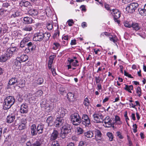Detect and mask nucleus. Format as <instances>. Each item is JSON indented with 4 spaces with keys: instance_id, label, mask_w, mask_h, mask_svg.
I'll use <instances>...</instances> for the list:
<instances>
[{
    "instance_id": "nucleus-1",
    "label": "nucleus",
    "mask_w": 146,
    "mask_h": 146,
    "mask_svg": "<svg viewBox=\"0 0 146 146\" xmlns=\"http://www.w3.org/2000/svg\"><path fill=\"white\" fill-rule=\"evenodd\" d=\"M30 40V38L29 36L24 37L20 42V47L23 48L27 46L29 47H31V51H33L34 49V43L29 42Z\"/></svg>"
},
{
    "instance_id": "nucleus-2",
    "label": "nucleus",
    "mask_w": 146,
    "mask_h": 146,
    "mask_svg": "<svg viewBox=\"0 0 146 146\" xmlns=\"http://www.w3.org/2000/svg\"><path fill=\"white\" fill-rule=\"evenodd\" d=\"M70 132L71 128L70 125L68 123H65L62 127L60 136L62 138L64 139L66 137L67 134Z\"/></svg>"
},
{
    "instance_id": "nucleus-3",
    "label": "nucleus",
    "mask_w": 146,
    "mask_h": 146,
    "mask_svg": "<svg viewBox=\"0 0 146 146\" xmlns=\"http://www.w3.org/2000/svg\"><path fill=\"white\" fill-rule=\"evenodd\" d=\"M71 121L73 125H79L81 122V119L79 115L77 113H75L72 115Z\"/></svg>"
},
{
    "instance_id": "nucleus-4",
    "label": "nucleus",
    "mask_w": 146,
    "mask_h": 146,
    "mask_svg": "<svg viewBox=\"0 0 146 146\" xmlns=\"http://www.w3.org/2000/svg\"><path fill=\"white\" fill-rule=\"evenodd\" d=\"M139 5L136 3H132L127 5L126 8V11L128 13H134L135 9L138 7Z\"/></svg>"
},
{
    "instance_id": "nucleus-5",
    "label": "nucleus",
    "mask_w": 146,
    "mask_h": 146,
    "mask_svg": "<svg viewBox=\"0 0 146 146\" xmlns=\"http://www.w3.org/2000/svg\"><path fill=\"white\" fill-rule=\"evenodd\" d=\"M110 13L112 15L115 21L119 24V21L118 20L121 16V13L118 9H113L111 10Z\"/></svg>"
},
{
    "instance_id": "nucleus-6",
    "label": "nucleus",
    "mask_w": 146,
    "mask_h": 146,
    "mask_svg": "<svg viewBox=\"0 0 146 146\" xmlns=\"http://www.w3.org/2000/svg\"><path fill=\"white\" fill-rule=\"evenodd\" d=\"M103 122L104 123V125L106 127L109 128L112 127H114L115 123L112 122V119L110 118L108 116L106 117L103 120Z\"/></svg>"
},
{
    "instance_id": "nucleus-7",
    "label": "nucleus",
    "mask_w": 146,
    "mask_h": 146,
    "mask_svg": "<svg viewBox=\"0 0 146 146\" xmlns=\"http://www.w3.org/2000/svg\"><path fill=\"white\" fill-rule=\"evenodd\" d=\"M44 36V34L42 31H40L35 34L33 40L35 41H40L43 40Z\"/></svg>"
},
{
    "instance_id": "nucleus-8",
    "label": "nucleus",
    "mask_w": 146,
    "mask_h": 146,
    "mask_svg": "<svg viewBox=\"0 0 146 146\" xmlns=\"http://www.w3.org/2000/svg\"><path fill=\"white\" fill-rule=\"evenodd\" d=\"M65 123V120L62 117H57L54 122V125L56 127H59L64 125Z\"/></svg>"
},
{
    "instance_id": "nucleus-9",
    "label": "nucleus",
    "mask_w": 146,
    "mask_h": 146,
    "mask_svg": "<svg viewBox=\"0 0 146 146\" xmlns=\"http://www.w3.org/2000/svg\"><path fill=\"white\" fill-rule=\"evenodd\" d=\"M82 123L85 127L89 126L90 124V120L86 114H83L82 117Z\"/></svg>"
},
{
    "instance_id": "nucleus-10",
    "label": "nucleus",
    "mask_w": 146,
    "mask_h": 146,
    "mask_svg": "<svg viewBox=\"0 0 146 146\" xmlns=\"http://www.w3.org/2000/svg\"><path fill=\"white\" fill-rule=\"evenodd\" d=\"M17 50L18 49L16 47H11L7 49L6 52L8 56L11 57L17 52Z\"/></svg>"
},
{
    "instance_id": "nucleus-11",
    "label": "nucleus",
    "mask_w": 146,
    "mask_h": 146,
    "mask_svg": "<svg viewBox=\"0 0 146 146\" xmlns=\"http://www.w3.org/2000/svg\"><path fill=\"white\" fill-rule=\"evenodd\" d=\"M94 120L96 123L103 122V117L102 114L100 113H94L93 115Z\"/></svg>"
},
{
    "instance_id": "nucleus-12",
    "label": "nucleus",
    "mask_w": 146,
    "mask_h": 146,
    "mask_svg": "<svg viewBox=\"0 0 146 146\" xmlns=\"http://www.w3.org/2000/svg\"><path fill=\"white\" fill-rule=\"evenodd\" d=\"M67 113V111L66 109L61 108L59 109L58 110L56 113V114L58 115V117L62 118Z\"/></svg>"
},
{
    "instance_id": "nucleus-13",
    "label": "nucleus",
    "mask_w": 146,
    "mask_h": 146,
    "mask_svg": "<svg viewBox=\"0 0 146 146\" xmlns=\"http://www.w3.org/2000/svg\"><path fill=\"white\" fill-rule=\"evenodd\" d=\"M26 120L25 119H22L19 124L18 128L20 130H22L26 128Z\"/></svg>"
},
{
    "instance_id": "nucleus-14",
    "label": "nucleus",
    "mask_w": 146,
    "mask_h": 146,
    "mask_svg": "<svg viewBox=\"0 0 146 146\" xmlns=\"http://www.w3.org/2000/svg\"><path fill=\"white\" fill-rule=\"evenodd\" d=\"M58 134V131L56 130H54L50 135V141H53L56 139L57 138Z\"/></svg>"
},
{
    "instance_id": "nucleus-15",
    "label": "nucleus",
    "mask_w": 146,
    "mask_h": 146,
    "mask_svg": "<svg viewBox=\"0 0 146 146\" xmlns=\"http://www.w3.org/2000/svg\"><path fill=\"white\" fill-rule=\"evenodd\" d=\"M95 134V139L96 141L101 140V137L102 134L101 131L99 130L96 129L94 131Z\"/></svg>"
},
{
    "instance_id": "nucleus-16",
    "label": "nucleus",
    "mask_w": 146,
    "mask_h": 146,
    "mask_svg": "<svg viewBox=\"0 0 146 146\" xmlns=\"http://www.w3.org/2000/svg\"><path fill=\"white\" fill-rule=\"evenodd\" d=\"M28 13L32 17H35L37 16L38 14L37 11L35 9H30L28 11Z\"/></svg>"
},
{
    "instance_id": "nucleus-17",
    "label": "nucleus",
    "mask_w": 146,
    "mask_h": 146,
    "mask_svg": "<svg viewBox=\"0 0 146 146\" xmlns=\"http://www.w3.org/2000/svg\"><path fill=\"white\" fill-rule=\"evenodd\" d=\"M28 111V106L27 105L24 104L21 105L20 109V112L23 113H26Z\"/></svg>"
},
{
    "instance_id": "nucleus-18",
    "label": "nucleus",
    "mask_w": 146,
    "mask_h": 146,
    "mask_svg": "<svg viewBox=\"0 0 146 146\" xmlns=\"http://www.w3.org/2000/svg\"><path fill=\"white\" fill-rule=\"evenodd\" d=\"M11 57L8 56L6 52L5 54L1 55L0 57V62H6L7 59Z\"/></svg>"
},
{
    "instance_id": "nucleus-19",
    "label": "nucleus",
    "mask_w": 146,
    "mask_h": 146,
    "mask_svg": "<svg viewBox=\"0 0 146 146\" xmlns=\"http://www.w3.org/2000/svg\"><path fill=\"white\" fill-rule=\"evenodd\" d=\"M68 61L69 64H71L74 66L76 67L79 66V64H78V61L77 60H76L74 62L73 59H70L69 58H68Z\"/></svg>"
},
{
    "instance_id": "nucleus-20",
    "label": "nucleus",
    "mask_w": 146,
    "mask_h": 146,
    "mask_svg": "<svg viewBox=\"0 0 146 146\" xmlns=\"http://www.w3.org/2000/svg\"><path fill=\"white\" fill-rule=\"evenodd\" d=\"M5 99L12 105L14 103L15 100L14 97L12 96H8Z\"/></svg>"
},
{
    "instance_id": "nucleus-21",
    "label": "nucleus",
    "mask_w": 146,
    "mask_h": 146,
    "mask_svg": "<svg viewBox=\"0 0 146 146\" xmlns=\"http://www.w3.org/2000/svg\"><path fill=\"white\" fill-rule=\"evenodd\" d=\"M15 118V116L12 114L9 115L7 117V122L8 123H11L14 121Z\"/></svg>"
},
{
    "instance_id": "nucleus-22",
    "label": "nucleus",
    "mask_w": 146,
    "mask_h": 146,
    "mask_svg": "<svg viewBox=\"0 0 146 146\" xmlns=\"http://www.w3.org/2000/svg\"><path fill=\"white\" fill-rule=\"evenodd\" d=\"M44 125L42 124H38L37 127V132L38 134L42 133L43 132Z\"/></svg>"
},
{
    "instance_id": "nucleus-23",
    "label": "nucleus",
    "mask_w": 146,
    "mask_h": 146,
    "mask_svg": "<svg viewBox=\"0 0 146 146\" xmlns=\"http://www.w3.org/2000/svg\"><path fill=\"white\" fill-rule=\"evenodd\" d=\"M12 105H11L10 103H9L7 101H6L5 99L4 100L3 103V109L4 110H7L11 108Z\"/></svg>"
},
{
    "instance_id": "nucleus-24",
    "label": "nucleus",
    "mask_w": 146,
    "mask_h": 146,
    "mask_svg": "<svg viewBox=\"0 0 146 146\" xmlns=\"http://www.w3.org/2000/svg\"><path fill=\"white\" fill-rule=\"evenodd\" d=\"M18 83L17 79V78L14 77L11 78L8 84L9 85H12L17 84Z\"/></svg>"
},
{
    "instance_id": "nucleus-25",
    "label": "nucleus",
    "mask_w": 146,
    "mask_h": 146,
    "mask_svg": "<svg viewBox=\"0 0 146 146\" xmlns=\"http://www.w3.org/2000/svg\"><path fill=\"white\" fill-rule=\"evenodd\" d=\"M31 133L32 136L36 135L37 134L36 129V126L35 124L32 125L31 127Z\"/></svg>"
},
{
    "instance_id": "nucleus-26",
    "label": "nucleus",
    "mask_w": 146,
    "mask_h": 146,
    "mask_svg": "<svg viewBox=\"0 0 146 146\" xmlns=\"http://www.w3.org/2000/svg\"><path fill=\"white\" fill-rule=\"evenodd\" d=\"M115 122H113V123H115V125H120L122 123V122L121 121L119 117L117 115H115Z\"/></svg>"
},
{
    "instance_id": "nucleus-27",
    "label": "nucleus",
    "mask_w": 146,
    "mask_h": 146,
    "mask_svg": "<svg viewBox=\"0 0 146 146\" xmlns=\"http://www.w3.org/2000/svg\"><path fill=\"white\" fill-rule=\"evenodd\" d=\"M23 21L25 23L29 24L32 22L33 19L30 17H24Z\"/></svg>"
},
{
    "instance_id": "nucleus-28",
    "label": "nucleus",
    "mask_w": 146,
    "mask_h": 146,
    "mask_svg": "<svg viewBox=\"0 0 146 146\" xmlns=\"http://www.w3.org/2000/svg\"><path fill=\"white\" fill-rule=\"evenodd\" d=\"M21 62H25L27 60L28 57L26 55H22L20 57H17Z\"/></svg>"
},
{
    "instance_id": "nucleus-29",
    "label": "nucleus",
    "mask_w": 146,
    "mask_h": 146,
    "mask_svg": "<svg viewBox=\"0 0 146 146\" xmlns=\"http://www.w3.org/2000/svg\"><path fill=\"white\" fill-rule=\"evenodd\" d=\"M84 135L87 138H92L94 134L93 131H89L84 133Z\"/></svg>"
},
{
    "instance_id": "nucleus-30",
    "label": "nucleus",
    "mask_w": 146,
    "mask_h": 146,
    "mask_svg": "<svg viewBox=\"0 0 146 146\" xmlns=\"http://www.w3.org/2000/svg\"><path fill=\"white\" fill-rule=\"evenodd\" d=\"M132 27L133 29L136 30L137 31L140 29V26L139 24L137 23H132Z\"/></svg>"
},
{
    "instance_id": "nucleus-31",
    "label": "nucleus",
    "mask_w": 146,
    "mask_h": 146,
    "mask_svg": "<svg viewBox=\"0 0 146 146\" xmlns=\"http://www.w3.org/2000/svg\"><path fill=\"white\" fill-rule=\"evenodd\" d=\"M138 11L139 14L142 16H145L146 15V10L145 8L142 9L139 8Z\"/></svg>"
},
{
    "instance_id": "nucleus-32",
    "label": "nucleus",
    "mask_w": 146,
    "mask_h": 146,
    "mask_svg": "<svg viewBox=\"0 0 146 146\" xmlns=\"http://www.w3.org/2000/svg\"><path fill=\"white\" fill-rule=\"evenodd\" d=\"M21 62L17 58L14 61L13 64L16 66L20 67L21 66Z\"/></svg>"
},
{
    "instance_id": "nucleus-33",
    "label": "nucleus",
    "mask_w": 146,
    "mask_h": 146,
    "mask_svg": "<svg viewBox=\"0 0 146 146\" xmlns=\"http://www.w3.org/2000/svg\"><path fill=\"white\" fill-rule=\"evenodd\" d=\"M67 98L69 101H73L74 100V95L72 93L69 92L67 94Z\"/></svg>"
},
{
    "instance_id": "nucleus-34",
    "label": "nucleus",
    "mask_w": 146,
    "mask_h": 146,
    "mask_svg": "<svg viewBox=\"0 0 146 146\" xmlns=\"http://www.w3.org/2000/svg\"><path fill=\"white\" fill-rule=\"evenodd\" d=\"M22 5L25 7L31 9L32 6L30 2L28 1L23 2L22 3Z\"/></svg>"
},
{
    "instance_id": "nucleus-35",
    "label": "nucleus",
    "mask_w": 146,
    "mask_h": 146,
    "mask_svg": "<svg viewBox=\"0 0 146 146\" xmlns=\"http://www.w3.org/2000/svg\"><path fill=\"white\" fill-rule=\"evenodd\" d=\"M125 90L131 93L132 92L131 90H132L133 89V86L132 85L128 86L125 85V87L124 88Z\"/></svg>"
},
{
    "instance_id": "nucleus-36",
    "label": "nucleus",
    "mask_w": 146,
    "mask_h": 146,
    "mask_svg": "<svg viewBox=\"0 0 146 146\" xmlns=\"http://www.w3.org/2000/svg\"><path fill=\"white\" fill-rule=\"evenodd\" d=\"M33 30L31 26L30 25L26 26L23 29V30L25 31H30Z\"/></svg>"
},
{
    "instance_id": "nucleus-37",
    "label": "nucleus",
    "mask_w": 146,
    "mask_h": 146,
    "mask_svg": "<svg viewBox=\"0 0 146 146\" xmlns=\"http://www.w3.org/2000/svg\"><path fill=\"white\" fill-rule=\"evenodd\" d=\"M20 15V12L17 11L15 12V13L12 14L9 17L10 18L14 19L19 16Z\"/></svg>"
},
{
    "instance_id": "nucleus-38",
    "label": "nucleus",
    "mask_w": 146,
    "mask_h": 146,
    "mask_svg": "<svg viewBox=\"0 0 146 146\" xmlns=\"http://www.w3.org/2000/svg\"><path fill=\"white\" fill-rule=\"evenodd\" d=\"M54 118L51 116H49L46 119V122L50 125V123H52L53 121Z\"/></svg>"
},
{
    "instance_id": "nucleus-39",
    "label": "nucleus",
    "mask_w": 146,
    "mask_h": 146,
    "mask_svg": "<svg viewBox=\"0 0 146 146\" xmlns=\"http://www.w3.org/2000/svg\"><path fill=\"white\" fill-rule=\"evenodd\" d=\"M25 84V80H21L19 84L17 83V85L20 88H22L24 86Z\"/></svg>"
},
{
    "instance_id": "nucleus-40",
    "label": "nucleus",
    "mask_w": 146,
    "mask_h": 146,
    "mask_svg": "<svg viewBox=\"0 0 146 146\" xmlns=\"http://www.w3.org/2000/svg\"><path fill=\"white\" fill-rule=\"evenodd\" d=\"M107 135L109 138V140L110 141H112L113 140V136L111 133L110 132H108L107 133Z\"/></svg>"
},
{
    "instance_id": "nucleus-41",
    "label": "nucleus",
    "mask_w": 146,
    "mask_h": 146,
    "mask_svg": "<svg viewBox=\"0 0 146 146\" xmlns=\"http://www.w3.org/2000/svg\"><path fill=\"white\" fill-rule=\"evenodd\" d=\"M76 132L78 134H80L83 132L82 129L80 127H78L76 129Z\"/></svg>"
},
{
    "instance_id": "nucleus-42",
    "label": "nucleus",
    "mask_w": 146,
    "mask_h": 146,
    "mask_svg": "<svg viewBox=\"0 0 146 146\" xmlns=\"http://www.w3.org/2000/svg\"><path fill=\"white\" fill-rule=\"evenodd\" d=\"M83 104L86 106H88L89 105L90 102L88 98H86L84 99Z\"/></svg>"
},
{
    "instance_id": "nucleus-43",
    "label": "nucleus",
    "mask_w": 146,
    "mask_h": 146,
    "mask_svg": "<svg viewBox=\"0 0 146 146\" xmlns=\"http://www.w3.org/2000/svg\"><path fill=\"white\" fill-rule=\"evenodd\" d=\"M60 35V31L58 27L57 28V30L55 31L54 34V36L56 37H58Z\"/></svg>"
},
{
    "instance_id": "nucleus-44",
    "label": "nucleus",
    "mask_w": 146,
    "mask_h": 146,
    "mask_svg": "<svg viewBox=\"0 0 146 146\" xmlns=\"http://www.w3.org/2000/svg\"><path fill=\"white\" fill-rule=\"evenodd\" d=\"M42 91L41 90H39L35 93V95L36 96H40L42 94Z\"/></svg>"
},
{
    "instance_id": "nucleus-45",
    "label": "nucleus",
    "mask_w": 146,
    "mask_h": 146,
    "mask_svg": "<svg viewBox=\"0 0 146 146\" xmlns=\"http://www.w3.org/2000/svg\"><path fill=\"white\" fill-rule=\"evenodd\" d=\"M124 25L125 27L130 28L132 27V23L126 22L124 23Z\"/></svg>"
},
{
    "instance_id": "nucleus-46",
    "label": "nucleus",
    "mask_w": 146,
    "mask_h": 146,
    "mask_svg": "<svg viewBox=\"0 0 146 146\" xmlns=\"http://www.w3.org/2000/svg\"><path fill=\"white\" fill-rule=\"evenodd\" d=\"M31 146H41V143L40 141H36Z\"/></svg>"
},
{
    "instance_id": "nucleus-47",
    "label": "nucleus",
    "mask_w": 146,
    "mask_h": 146,
    "mask_svg": "<svg viewBox=\"0 0 146 146\" xmlns=\"http://www.w3.org/2000/svg\"><path fill=\"white\" fill-rule=\"evenodd\" d=\"M43 79L42 78H39L37 80V83L38 84H41L43 83Z\"/></svg>"
},
{
    "instance_id": "nucleus-48",
    "label": "nucleus",
    "mask_w": 146,
    "mask_h": 146,
    "mask_svg": "<svg viewBox=\"0 0 146 146\" xmlns=\"http://www.w3.org/2000/svg\"><path fill=\"white\" fill-rule=\"evenodd\" d=\"M136 92L138 94V95L139 97H140L141 95V90L140 87L138 86L137 87Z\"/></svg>"
},
{
    "instance_id": "nucleus-49",
    "label": "nucleus",
    "mask_w": 146,
    "mask_h": 146,
    "mask_svg": "<svg viewBox=\"0 0 146 146\" xmlns=\"http://www.w3.org/2000/svg\"><path fill=\"white\" fill-rule=\"evenodd\" d=\"M46 27L48 30H51L53 28V26L51 24L48 23L47 24Z\"/></svg>"
},
{
    "instance_id": "nucleus-50",
    "label": "nucleus",
    "mask_w": 146,
    "mask_h": 146,
    "mask_svg": "<svg viewBox=\"0 0 146 146\" xmlns=\"http://www.w3.org/2000/svg\"><path fill=\"white\" fill-rule=\"evenodd\" d=\"M67 22L69 26H72V24L74 23L73 20L72 19L68 20Z\"/></svg>"
},
{
    "instance_id": "nucleus-51",
    "label": "nucleus",
    "mask_w": 146,
    "mask_h": 146,
    "mask_svg": "<svg viewBox=\"0 0 146 146\" xmlns=\"http://www.w3.org/2000/svg\"><path fill=\"white\" fill-rule=\"evenodd\" d=\"M30 47H29V46H27V48H26L24 50V52L25 53H29L30 52L31 50V49H30Z\"/></svg>"
},
{
    "instance_id": "nucleus-52",
    "label": "nucleus",
    "mask_w": 146,
    "mask_h": 146,
    "mask_svg": "<svg viewBox=\"0 0 146 146\" xmlns=\"http://www.w3.org/2000/svg\"><path fill=\"white\" fill-rule=\"evenodd\" d=\"M87 145L86 142L81 141L79 143V146H86Z\"/></svg>"
},
{
    "instance_id": "nucleus-53",
    "label": "nucleus",
    "mask_w": 146,
    "mask_h": 146,
    "mask_svg": "<svg viewBox=\"0 0 146 146\" xmlns=\"http://www.w3.org/2000/svg\"><path fill=\"white\" fill-rule=\"evenodd\" d=\"M59 91L60 94L63 95L64 93H66V92L65 90V89L63 88H60Z\"/></svg>"
},
{
    "instance_id": "nucleus-54",
    "label": "nucleus",
    "mask_w": 146,
    "mask_h": 146,
    "mask_svg": "<svg viewBox=\"0 0 146 146\" xmlns=\"http://www.w3.org/2000/svg\"><path fill=\"white\" fill-rule=\"evenodd\" d=\"M95 78L96 84L99 83L101 80V78L99 76H98V77L96 76L95 77Z\"/></svg>"
},
{
    "instance_id": "nucleus-55",
    "label": "nucleus",
    "mask_w": 146,
    "mask_h": 146,
    "mask_svg": "<svg viewBox=\"0 0 146 146\" xmlns=\"http://www.w3.org/2000/svg\"><path fill=\"white\" fill-rule=\"evenodd\" d=\"M51 146H59V145L57 141H54L52 142Z\"/></svg>"
},
{
    "instance_id": "nucleus-56",
    "label": "nucleus",
    "mask_w": 146,
    "mask_h": 146,
    "mask_svg": "<svg viewBox=\"0 0 146 146\" xmlns=\"http://www.w3.org/2000/svg\"><path fill=\"white\" fill-rule=\"evenodd\" d=\"M124 74L125 76H127L128 77L130 78H133V77L130 74L127 72L125 70L124 71Z\"/></svg>"
},
{
    "instance_id": "nucleus-57",
    "label": "nucleus",
    "mask_w": 146,
    "mask_h": 146,
    "mask_svg": "<svg viewBox=\"0 0 146 146\" xmlns=\"http://www.w3.org/2000/svg\"><path fill=\"white\" fill-rule=\"evenodd\" d=\"M133 0H122V3L125 4L128 3L132 1Z\"/></svg>"
},
{
    "instance_id": "nucleus-58",
    "label": "nucleus",
    "mask_w": 146,
    "mask_h": 146,
    "mask_svg": "<svg viewBox=\"0 0 146 146\" xmlns=\"http://www.w3.org/2000/svg\"><path fill=\"white\" fill-rule=\"evenodd\" d=\"M10 6L9 4L7 2H4L3 4V6L7 8Z\"/></svg>"
},
{
    "instance_id": "nucleus-59",
    "label": "nucleus",
    "mask_w": 146,
    "mask_h": 146,
    "mask_svg": "<svg viewBox=\"0 0 146 146\" xmlns=\"http://www.w3.org/2000/svg\"><path fill=\"white\" fill-rule=\"evenodd\" d=\"M109 38L110 41L113 42L114 43H115L117 41V39L115 38L110 36Z\"/></svg>"
},
{
    "instance_id": "nucleus-60",
    "label": "nucleus",
    "mask_w": 146,
    "mask_h": 146,
    "mask_svg": "<svg viewBox=\"0 0 146 146\" xmlns=\"http://www.w3.org/2000/svg\"><path fill=\"white\" fill-rule=\"evenodd\" d=\"M62 39L63 40H68V36L67 35H63L62 36Z\"/></svg>"
},
{
    "instance_id": "nucleus-61",
    "label": "nucleus",
    "mask_w": 146,
    "mask_h": 146,
    "mask_svg": "<svg viewBox=\"0 0 146 146\" xmlns=\"http://www.w3.org/2000/svg\"><path fill=\"white\" fill-rule=\"evenodd\" d=\"M104 7L107 10H111L110 9V6L109 5L105 4L104 5Z\"/></svg>"
},
{
    "instance_id": "nucleus-62",
    "label": "nucleus",
    "mask_w": 146,
    "mask_h": 146,
    "mask_svg": "<svg viewBox=\"0 0 146 146\" xmlns=\"http://www.w3.org/2000/svg\"><path fill=\"white\" fill-rule=\"evenodd\" d=\"M116 134L117 136L120 139H122L123 138L122 136L121 135V133L120 132L117 131L116 132Z\"/></svg>"
},
{
    "instance_id": "nucleus-63",
    "label": "nucleus",
    "mask_w": 146,
    "mask_h": 146,
    "mask_svg": "<svg viewBox=\"0 0 146 146\" xmlns=\"http://www.w3.org/2000/svg\"><path fill=\"white\" fill-rule=\"evenodd\" d=\"M6 11L3 9H0V15H2L6 12Z\"/></svg>"
},
{
    "instance_id": "nucleus-64",
    "label": "nucleus",
    "mask_w": 146,
    "mask_h": 146,
    "mask_svg": "<svg viewBox=\"0 0 146 146\" xmlns=\"http://www.w3.org/2000/svg\"><path fill=\"white\" fill-rule=\"evenodd\" d=\"M56 56L55 55H53L50 56L49 57V60H52L53 61V60L54 58Z\"/></svg>"
}]
</instances>
